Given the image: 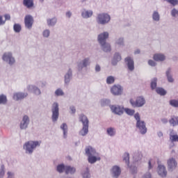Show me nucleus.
<instances>
[{"label": "nucleus", "instance_id": "obj_1", "mask_svg": "<svg viewBox=\"0 0 178 178\" xmlns=\"http://www.w3.org/2000/svg\"><path fill=\"white\" fill-rule=\"evenodd\" d=\"M108 38H109V33H108V32H104L103 33H101L98 36V41L99 44H101L102 47H103V51H104V52L111 51V44H109V43H106V40Z\"/></svg>", "mask_w": 178, "mask_h": 178}, {"label": "nucleus", "instance_id": "obj_2", "mask_svg": "<svg viewBox=\"0 0 178 178\" xmlns=\"http://www.w3.org/2000/svg\"><path fill=\"white\" fill-rule=\"evenodd\" d=\"M86 154L88 156V161L89 163H95L96 161H99L100 158H97V152L91 146H88L86 148Z\"/></svg>", "mask_w": 178, "mask_h": 178}, {"label": "nucleus", "instance_id": "obj_3", "mask_svg": "<svg viewBox=\"0 0 178 178\" xmlns=\"http://www.w3.org/2000/svg\"><path fill=\"white\" fill-rule=\"evenodd\" d=\"M134 118L136 120H137L136 127L139 129L141 134H145V133H147V127H145V122H144V121L140 120V114H138V113L135 114Z\"/></svg>", "mask_w": 178, "mask_h": 178}, {"label": "nucleus", "instance_id": "obj_4", "mask_svg": "<svg viewBox=\"0 0 178 178\" xmlns=\"http://www.w3.org/2000/svg\"><path fill=\"white\" fill-rule=\"evenodd\" d=\"M80 121L83 123V129L80 131L81 136H86L88 134V118L84 115L79 117Z\"/></svg>", "mask_w": 178, "mask_h": 178}, {"label": "nucleus", "instance_id": "obj_5", "mask_svg": "<svg viewBox=\"0 0 178 178\" xmlns=\"http://www.w3.org/2000/svg\"><path fill=\"white\" fill-rule=\"evenodd\" d=\"M40 146V142L38 141H29L24 145V148H25L26 152L29 154H33L34 151V148Z\"/></svg>", "mask_w": 178, "mask_h": 178}, {"label": "nucleus", "instance_id": "obj_6", "mask_svg": "<svg viewBox=\"0 0 178 178\" xmlns=\"http://www.w3.org/2000/svg\"><path fill=\"white\" fill-rule=\"evenodd\" d=\"M111 20V16L107 13H102L97 15V23L99 24H106Z\"/></svg>", "mask_w": 178, "mask_h": 178}, {"label": "nucleus", "instance_id": "obj_7", "mask_svg": "<svg viewBox=\"0 0 178 178\" xmlns=\"http://www.w3.org/2000/svg\"><path fill=\"white\" fill-rule=\"evenodd\" d=\"M52 120L56 122L59 118V104L58 103H54L52 105Z\"/></svg>", "mask_w": 178, "mask_h": 178}, {"label": "nucleus", "instance_id": "obj_8", "mask_svg": "<svg viewBox=\"0 0 178 178\" xmlns=\"http://www.w3.org/2000/svg\"><path fill=\"white\" fill-rule=\"evenodd\" d=\"M130 103L131 104L132 106L140 107V106H143V105L145 104V99H144L143 97H137L136 102H134L133 99H131Z\"/></svg>", "mask_w": 178, "mask_h": 178}, {"label": "nucleus", "instance_id": "obj_9", "mask_svg": "<svg viewBox=\"0 0 178 178\" xmlns=\"http://www.w3.org/2000/svg\"><path fill=\"white\" fill-rule=\"evenodd\" d=\"M24 23L26 29H31L34 23V18H33V16L28 15L24 18Z\"/></svg>", "mask_w": 178, "mask_h": 178}, {"label": "nucleus", "instance_id": "obj_10", "mask_svg": "<svg viewBox=\"0 0 178 178\" xmlns=\"http://www.w3.org/2000/svg\"><path fill=\"white\" fill-rule=\"evenodd\" d=\"M167 163L168 170H170V172H172V170H173L174 169H176V168L177 167V162H176V160L174 158L168 159Z\"/></svg>", "mask_w": 178, "mask_h": 178}, {"label": "nucleus", "instance_id": "obj_11", "mask_svg": "<svg viewBox=\"0 0 178 178\" xmlns=\"http://www.w3.org/2000/svg\"><path fill=\"white\" fill-rule=\"evenodd\" d=\"M2 59L3 60H5L6 62L8 61L9 65H13V63H15V58L12 57L11 53H5L3 55Z\"/></svg>", "mask_w": 178, "mask_h": 178}, {"label": "nucleus", "instance_id": "obj_12", "mask_svg": "<svg viewBox=\"0 0 178 178\" xmlns=\"http://www.w3.org/2000/svg\"><path fill=\"white\" fill-rule=\"evenodd\" d=\"M111 91L113 95H120V94L123 92V88H122V86H120L114 85L111 88Z\"/></svg>", "mask_w": 178, "mask_h": 178}, {"label": "nucleus", "instance_id": "obj_13", "mask_svg": "<svg viewBox=\"0 0 178 178\" xmlns=\"http://www.w3.org/2000/svg\"><path fill=\"white\" fill-rule=\"evenodd\" d=\"M125 62L127 63L129 70H134V60L131 57H127L125 58Z\"/></svg>", "mask_w": 178, "mask_h": 178}, {"label": "nucleus", "instance_id": "obj_14", "mask_svg": "<svg viewBox=\"0 0 178 178\" xmlns=\"http://www.w3.org/2000/svg\"><path fill=\"white\" fill-rule=\"evenodd\" d=\"M158 168H159L158 173L159 176H161V177H166V175H168V172H166V168H165V165H159Z\"/></svg>", "mask_w": 178, "mask_h": 178}, {"label": "nucleus", "instance_id": "obj_15", "mask_svg": "<svg viewBox=\"0 0 178 178\" xmlns=\"http://www.w3.org/2000/svg\"><path fill=\"white\" fill-rule=\"evenodd\" d=\"M111 109L116 115H122L123 113V108L119 106H111Z\"/></svg>", "mask_w": 178, "mask_h": 178}, {"label": "nucleus", "instance_id": "obj_16", "mask_svg": "<svg viewBox=\"0 0 178 178\" xmlns=\"http://www.w3.org/2000/svg\"><path fill=\"white\" fill-rule=\"evenodd\" d=\"M27 95H28L27 93L18 92V93L14 94L13 99L15 101H19L20 99H24V98H26Z\"/></svg>", "mask_w": 178, "mask_h": 178}, {"label": "nucleus", "instance_id": "obj_17", "mask_svg": "<svg viewBox=\"0 0 178 178\" xmlns=\"http://www.w3.org/2000/svg\"><path fill=\"white\" fill-rule=\"evenodd\" d=\"M29 122V116H27V115L24 116L22 122L20 124V129H27Z\"/></svg>", "mask_w": 178, "mask_h": 178}, {"label": "nucleus", "instance_id": "obj_18", "mask_svg": "<svg viewBox=\"0 0 178 178\" xmlns=\"http://www.w3.org/2000/svg\"><path fill=\"white\" fill-rule=\"evenodd\" d=\"M112 172L113 175H114V177H118V176H120V168H119L118 166H113L112 168Z\"/></svg>", "mask_w": 178, "mask_h": 178}, {"label": "nucleus", "instance_id": "obj_19", "mask_svg": "<svg viewBox=\"0 0 178 178\" xmlns=\"http://www.w3.org/2000/svg\"><path fill=\"white\" fill-rule=\"evenodd\" d=\"M24 5L30 9L34 6V0H24Z\"/></svg>", "mask_w": 178, "mask_h": 178}, {"label": "nucleus", "instance_id": "obj_20", "mask_svg": "<svg viewBox=\"0 0 178 178\" xmlns=\"http://www.w3.org/2000/svg\"><path fill=\"white\" fill-rule=\"evenodd\" d=\"M154 60L156 61H162V60H165V56L163 54H154V57H153Z\"/></svg>", "mask_w": 178, "mask_h": 178}, {"label": "nucleus", "instance_id": "obj_21", "mask_svg": "<svg viewBox=\"0 0 178 178\" xmlns=\"http://www.w3.org/2000/svg\"><path fill=\"white\" fill-rule=\"evenodd\" d=\"M76 172V168L71 167V166H66L65 167V174L69 175H73Z\"/></svg>", "mask_w": 178, "mask_h": 178}, {"label": "nucleus", "instance_id": "obj_22", "mask_svg": "<svg viewBox=\"0 0 178 178\" xmlns=\"http://www.w3.org/2000/svg\"><path fill=\"white\" fill-rule=\"evenodd\" d=\"M170 124H172V126H177L178 117L172 116V118L170 120Z\"/></svg>", "mask_w": 178, "mask_h": 178}, {"label": "nucleus", "instance_id": "obj_23", "mask_svg": "<svg viewBox=\"0 0 178 178\" xmlns=\"http://www.w3.org/2000/svg\"><path fill=\"white\" fill-rule=\"evenodd\" d=\"M81 15L85 19H88V17H91V16H92V11H83Z\"/></svg>", "mask_w": 178, "mask_h": 178}, {"label": "nucleus", "instance_id": "obj_24", "mask_svg": "<svg viewBox=\"0 0 178 178\" xmlns=\"http://www.w3.org/2000/svg\"><path fill=\"white\" fill-rule=\"evenodd\" d=\"M90 65V59L89 58H86L83 60L82 65L81 63L79 64V67L82 69V67H87Z\"/></svg>", "mask_w": 178, "mask_h": 178}, {"label": "nucleus", "instance_id": "obj_25", "mask_svg": "<svg viewBox=\"0 0 178 178\" xmlns=\"http://www.w3.org/2000/svg\"><path fill=\"white\" fill-rule=\"evenodd\" d=\"M115 60H116V62H119L122 60V56H120V54H119V53H116L114 55V60L112 61L113 65H116V63H115Z\"/></svg>", "mask_w": 178, "mask_h": 178}, {"label": "nucleus", "instance_id": "obj_26", "mask_svg": "<svg viewBox=\"0 0 178 178\" xmlns=\"http://www.w3.org/2000/svg\"><path fill=\"white\" fill-rule=\"evenodd\" d=\"M156 92L159 95H166V90L162 88H158L156 89Z\"/></svg>", "mask_w": 178, "mask_h": 178}, {"label": "nucleus", "instance_id": "obj_27", "mask_svg": "<svg viewBox=\"0 0 178 178\" xmlns=\"http://www.w3.org/2000/svg\"><path fill=\"white\" fill-rule=\"evenodd\" d=\"M60 129H62V130L63 131L64 137H66V136H67V125L66 124L63 123L60 126Z\"/></svg>", "mask_w": 178, "mask_h": 178}, {"label": "nucleus", "instance_id": "obj_28", "mask_svg": "<svg viewBox=\"0 0 178 178\" xmlns=\"http://www.w3.org/2000/svg\"><path fill=\"white\" fill-rule=\"evenodd\" d=\"M63 170L66 172V166H65L63 164H60L57 166V172L59 173H63Z\"/></svg>", "mask_w": 178, "mask_h": 178}, {"label": "nucleus", "instance_id": "obj_29", "mask_svg": "<svg viewBox=\"0 0 178 178\" xmlns=\"http://www.w3.org/2000/svg\"><path fill=\"white\" fill-rule=\"evenodd\" d=\"M14 31H15V33H20V31H22V26L19 24H15Z\"/></svg>", "mask_w": 178, "mask_h": 178}, {"label": "nucleus", "instance_id": "obj_30", "mask_svg": "<svg viewBox=\"0 0 178 178\" xmlns=\"http://www.w3.org/2000/svg\"><path fill=\"white\" fill-rule=\"evenodd\" d=\"M123 160L125 161V163H127V165H129L130 161V155L129 154V153H125L124 154Z\"/></svg>", "mask_w": 178, "mask_h": 178}, {"label": "nucleus", "instance_id": "obj_31", "mask_svg": "<svg viewBox=\"0 0 178 178\" xmlns=\"http://www.w3.org/2000/svg\"><path fill=\"white\" fill-rule=\"evenodd\" d=\"M107 84H113L115 83V77L110 76L106 79Z\"/></svg>", "mask_w": 178, "mask_h": 178}, {"label": "nucleus", "instance_id": "obj_32", "mask_svg": "<svg viewBox=\"0 0 178 178\" xmlns=\"http://www.w3.org/2000/svg\"><path fill=\"white\" fill-rule=\"evenodd\" d=\"M166 76H167L168 81L170 83H173V78L172 77V76H170V70H168L166 72Z\"/></svg>", "mask_w": 178, "mask_h": 178}, {"label": "nucleus", "instance_id": "obj_33", "mask_svg": "<svg viewBox=\"0 0 178 178\" xmlns=\"http://www.w3.org/2000/svg\"><path fill=\"white\" fill-rule=\"evenodd\" d=\"M8 99H6V96L1 95H0V104H6Z\"/></svg>", "mask_w": 178, "mask_h": 178}, {"label": "nucleus", "instance_id": "obj_34", "mask_svg": "<svg viewBox=\"0 0 178 178\" xmlns=\"http://www.w3.org/2000/svg\"><path fill=\"white\" fill-rule=\"evenodd\" d=\"M156 81H157L156 78H154L152 81V82H151V88H152V90H155V88H156Z\"/></svg>", "mask_w": 178, "mask_h": 178}, {"label": "nucleus", "instance_id": "obj_35", "mask_svg": "<svg viewBox=\"0 0 178 178\" xmlns=\"http://www.w3.org/2000/svg\"><path fill=\"white\" fill-rule=\"evenodd\" d=\"M56 23V19L55 18L47 20L48 26H55Z\"/></svg>", "mask_w": 178, "mask_h": 178}, {"label": "nucleus", "instance_id": "obj_36", "mask_svg": "<svg viewBox=\"0 0 178 178\" xmlns=\"http://www.w3.org/2000/svg\"><path fill=\"white\" fill-rule=\"evenodd\" d=\"M170 140L172 142H178V136L177 135H170Z\"/></svg>", "mask_w": 178, "mask_h": 178}, {"label": "nucleus", "instance_id": "obj_37", "mask_svg": "<svg viewBox=\"0 0 178 178\" xmlns=\"http://www.w3.org/2000/svg\"><path fill=\"white\" fill-rule=\"evenodd\" d=\"M166 2H168V3H170L173 6H176V5H178V0H164Z\"/></svg>", "mask_w": 178, "mask_h": 178}, {"label": "nucleus", "instance_id": "obj_38", "mask_svg": "<svg viewBox=\"0 0 178 178\" xmlns=\"http://www.w3.org/2000/svg\"><path fill=\"white\" fill-rule=\"evenodd\" d=\"M170 104L172 106H175V108H178V101L177 100H175V99L170 100Z\"/></svg>", "mask_w": 178, "mask_h": 178}, {"label": "nucleus", "instance_id": "obj_39", "mask_svg": "<svg viewBox=\"0 0 178 178\" xmlns=\"http://www.w3.org/2000/svg\"><path fill=\"white\" fill-rule=\"evenodd\" d=\"M107 133L109 136H115V129L113 128L107 129Z\"/></svg>", "mask_w": 178, "mask_h": 178}, {"label": "nucleus", "instance_id": "obj_40", "mask_svg": "<svg viewBox=\"0 0 178 178\" xmlns=\"http://www.w3.org/2000/svg\"><path fill=\"white\" fill-rule=\"evenodd\" d=\"M55 94L56 95H57V97H59L60 95H63V90H62V89L58 88L55 91Z\"/></svg>", "mask_w": 178, "mask_h": 178}, {"label": "nucleus", "instance_id": "obj_41", "mask_svg": "<svg viewBox=\"0 0 178 178\" xmlns=\"http://www.w3.org/2000/svg\"><path fill=\"white\" fill-rule=\"evenodd\" d=\"M125 112L126 113H127V115H130L131 116H133V115H134V110H131L130 108H126L125 109Z\"/></svg>", "mask_w": 178, "mask_h": 178}, {"label": "nucleus", "instance_id": "obj_42", "mask_svg": "<svg viewBox=\"0 0 178 178\" xmlns=\"http://www.w3.org/2000/svg\"><path fill=\"white\" fill-rule=\"evenodd\" d=\"M70 77H72V73H68L65 76V83H69Z\"/></svg>", "mask_w": 178, "mask_h": 178}, {"label": "nucleus", "instance_id": "obj_43", "mask_svg": "<svg viewBox=\"0 0 178 178\" xmlns=\"http://www.w3.org/2000/svg\"><path fill=\"white\" fill-rule=\"evenodd\" d=\"M5 165H1V171H0V178L3 177V175H5Z\"/></svg>", "mask_w": 178, "mask_h": 178}, {"label": "nucleus", "instance_id": "obj_44", "mask_svg": "<svg viewBox=\"0 0 178 178\" xmlns=\"http://www.w3.org/2000/svg\"><path fill=\"white\" fill-rule=\"evenodd\" d=\"M153 19L158 22L159 20V14L157 12L153 13Z\"/></svg>", "mask_w": 178, "mask_h": 178}, {"label": "nucleus", "instance_id": "obj_45", "mask_svg": "<svg viewBox=\"0 0 178 178\" xmlns=\"http://www.w3.org/2000/svg\"><path fill=\"white\" fill-rule=\"evenodd\" d=\"M148 63L150 66H156V63L152 60H149Z\"/></svg>", "mask_w": 178, "mask_h": 178}, {"label": "nucleus", "instance_id": "obj_46", "mask_svg": "<svg viewBox=\"0 0 178 178\" xmlns=\"http://www.w3.org/2000/svg\"><path fill=\"white\" fill-rule=\"evenodd\" d=\"M34 92L37 95H40V94H41V90H40V89H38V88H35Z\"/></svg>", "mask_w": 178, "mask_h": 178}, {"label": "nucleus", "instance_id": "obj_47", "mask_svg": "<svg viewBox=\"0 0 178 178\" xmlns=\"http://www.w3.org/2000/svg\"><path fill=\"white\" fill-rule=\"evenodd\" d=\"M43 35L44 37H49V30H45L43 32Z\"/></svg>", "mask_w": 178, "mask_h": 178}, {"label": "nucleus", "instance_id": "obj_48", "mask_svg": "<svg viewBox=\"0 0 178 178\" xmlns=\"http://www.w3.org/2000/svg\"><path fill=\"white\" fill-rule=\"evenodd\" d=\"M83 178H90V172L88 171L83 174Z\"/></svg>", "mask_w": 178, "mask_h": 178}, {"label": "nucleus", "instance_id": "obj_49", "mask_svg": "<svg viewBox=\"0 0 178 178\" xmlns=\"http://www.w3.org/2000/svg\"><path fill=\"white\" fill-rule=\"evenodd\" d=\"M117 44H118V45H122V44H123V38H120V39L118 40V41L117 42Z\"/></svg>", "mask_w": 178, "mask_h": 178}, {"label": "nucleus", "instance_id": "obj_50", "mask_svg": "<svg viewBox=\"0 0 178 178\" xmlns=\"http://www.w3.org/2000/svg\"><path fill=\"white\" fill-rule=\"evenodd\" d=\"M4 17H5L6 20H10V15L6 14L4 15Z\"/></svg>", "mask_w": 178, "mask_h": 178}, {"label": "nucleus", "instance_id": "obj_51", "mask_svg": "<svg viewBox=\"0 0 178 178\" xmlns=\"http://www.w3.org/2000/svg\"><path fill=\"white\" fill-rule=\"evenodd\" d=\"M2 24H5V21H3L2 16H0V26H2Z\"/></svg>", "mask_w": 178, "mask_h": 178}, {"label": "nucleus", "instance_id": "obj_52", "mask_svg": "<svg viewBox=\"0 0 178 178\" xmlns=\"http://www.w3.org/2000/svg\"><path fill=\"white\" fill-rule=\"evenodd\" d=\"M101 70V67H99V65H97L95 67V71L96 72H99Z\"/></svg>", "mask_w": 178, "mask_h": 178}, {"label": "nucleus", "instance_id": "obj_53", "mask_svg": "<svg viewBox=\"0 0 178 178\" xmlns=\"http://www.w3.org/2000/svg\"><path fill=\"white\" fill-rule=\"evenodd\" d=\"M143 178H151V173H147L145 175Z\"/></svg>", "mask_w": 178, "mask_h": 178}, {"label": "nucleus", "instance_id": "obj_54", "mask_svg": "<svg viewBox=\"0 0 178 178\" xmlns=\"http://www.w3.org/2000/svg\"><path fill=\"white\" fill-rule=\"evenodd\" d=\"M8 178H12V177L13 176V174H12V172H8Z\"/></svg>", "mask_w": 178, "mask_h": 178}, {"label": "nucleus", "instance_id": "obj_55", "mask_svg": "<svg viewBox=\"0 0 178 178\" xmlns=\"http://www.w3.org/2000/svg\"><path fill=\"white\" fill-rule=\"evenodd\" d=\"M66 16H67V17H70L72 16V13L67 12V13H66Z\"/></svg>", "mask_w": 178, "mask_h": 178}, {"label": "nucleus", "instance_id": "obj_56", "mask_svg": "<svg viewBox=\"0 0 178 178\" xmlns=\"http://www.w3.org/2000/svg\"><path fill=\"white\" fill-rule=\"evenodd\" d=\"M71 111H72V113H76V108L74 107H71Z\"/></svg>", "mask_w": 178, "mask_h": 178}, {"label": "nucleus", "instance_id": "obj_57", "mask_svg": "<svg viewBox=\"0 0 178 178\" xmlns=\"http://www.w3.org/2000/svg\"><path fill=\"white\" fill-rule=\"evenodd\" d=\"M161 122H163V123H168V119L166 118L162 119Z\"/></svg>", "mask_w": 178, "mask_h": 178}, {"label": "nucleus", "instance_id": "obj_58", "mask_svg": "<svg viewBox=\"0 0 178 178\" xmlns=\"http://www.w3.org/2000/svg\"><path fill=\"white\" fill-rule=\"evenodd\" d=\"M148 165H149V169H152V166L151 165V161H149Z\"/></svg>", "mask_w": 178, "mask_h": 178}, {"label": "nucleus", "instance_id": "obj_59", "mask_svg": "<svg viewBox=\"0 0 178 178\" xmlns=\"http://www.w3.org/2000/svg\"><path fill=\"white\" fill-rule=\"evenodd\" d=\"M135 54H140V50H136V51H135Z\"/></svg>", "mask_w": 178, "mask_h": 178}, {"label": "nucleus", "instance_id": "obj_60", "mask_svg": "<svg viewBox=\"0 0 178 178\" xmlns=\"http://www.w3.org/2000/svg\"><path fill=\"white\" fill-rule=\"evenodd\" d=\"M159 136H163L162 132H159Z\"/></svg>", "mask_w": 178, "mask_h": 178}, {"label": "nucleus", "instance_id": "obj_61", "mask_svg": "<svg viewBox=\"0 0 178 178\" xmlns=\"http://www.w3.org/2000/svg\"><path fill=\"white\" fill-rule=\"evenodd\" d=\"M41 2H44V0H40Z\"/></svg>", "mask_w": 178, "mask_h": 178}]
</instances>
